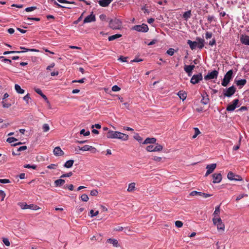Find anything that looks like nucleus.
Masks as SVG:
<instances>
[{
  "label": "nucleus",
  "mask_w": 249,
  "mask_h": 249,
  "mask_svg": "<svg viewBox=\"0 0 249 249\" xmlns=\"http://www.w3.org/2000/svg\"><path fill=\"white\" fill-rule=\"evenodd\" d=\"M2 241L6 246H9L10 245V243L7 238H3Z\"/></svg>",
  "instance_id": "obj_53"
},
{
  "label": "nucleus",
  "mask_w": 249,
  "mask_h": 249,
  "mask_svg": "<svg viewBox=\"0 0 249 249\" xmlns=\"http://www.w3.org/2000/svg\"><path fill=\"white\" fill-rule=\"evenodd\" d=\"M78 148L80 150H82L83 151H91L92 153H95L96 151V149L95 147L88 145H85L81 147H80V146H78Z\"/></svg>",
  "instance_id": "obj_12"
},
{
  "label": "nucleus",
  "mask_w": 249,
  "mask_h": 249,
  "mask_svg": "<svg viewBox=\"0 0 249 249\" xmlns=\"http://www.w3.org/2000/svg\"><path fill=\"white\" fill-rule=\"evenodd\" d=\"M198 196H202L204 198H207L208 197L212 196V195H210L209 194H206L205 193H202L201 192H199Z\"/></svg>",
  "instance_id": "obj_36"
},
{
  "label": "nucleus",
  "mask_w": 249,
  "mask_h": 249,
  "mask_svg": "<svg viewBox=\"0 0 249 249\" xmlns=\"http://www.w3.org/2000/svg\"><path fill=\"white\" fill-rule=\"evenodd\" d=\"M80 134H82L85 136H89L90 134V132L89 131H87V132H85V130L84 129H82L80 131Z\"/></svg>",
  "instance_id": "obj_43"
},
{
  "label": "nucleus",
  "mask_w": 249,
  "mask_h": 249,
  "mask_svg": "<svg viewBox=\"0 0 249 249\" xmlns=\"http://www.w3.org/2000/svg\"><path fill=\"white\" fill-rule=\"evenodd\" d=\"M23 100L26 101L27 104H29L30 100H31V98L30 96V94L29 93L27 94L24 97Z\"/></svg>",
  "instance_id": "obj_41"
},
{
  "label": "nucleus",
  "mask_w": 249,
  "mask_h": 249,
  "mask_svg": "<svg viewBox=\"0 0 249 249\" xmlns=\"http://www.w3.org/2000/svg\"><path fill=\"white\" fill-rule=\"evenodd\" d=\"M107 137L110 139H118L123 141H126L128 139V136L118 131L109 130L107 133Z\"/></svg>",
  "instance_id": "obj_1"
},
{
  "label": "nucleus",
  "mask_w": 249,
  "mask_h": 249,
  "mask_svg": "<svg viewBox=\"0 0 249 249\" xmlns=\"http://www.w3.org/2000/svg\"><path fill=\"white\" fill-rule=\"evenodd\" d=\"M107 242L110 244H111L113 245L114 247H118V242L117 240L113 238H109L107 240Z\"/></svg>",
  "instance_id": "obj_24"
},
{
  "label": "nucleus",
  "mask_w": 249,
  "mask_h": 249,
  "mask_svg": "<svg viewBox=\"0 0 249 249\" xmlns=\"http://www.w3.org/2000/svg\"><path fill=\"white\" fill-rule=\"evenodd\" d=\"M163 146L160 144H157L155 146H154V152H159L162 150Z\"/></svg>",
  "instance_id": "obj_35"
},
{
  "label": "nucleus",
  "mask_w": 249,
  "mask_h": 249,
  "mask_svg": "<svg viewBox=\"0 0 249 249\" xmlns=\"http://www.w3.org/2000/svg\"><path fill=\"white\" fill-rule=\"evenodd\" d=\"M122 36L121 34H115L111 36H109L108 38L109 41H112L117 38H118Z\"/></svg>",
  "instance_id": "obj_32"
},
{
  "label": "nucleus",
  "mask_w": 249,
  "mask_h": 249,
  "mask_svg": "<svg viewBox=\"0 0 249 249\" xmlns=\"http://www.w3.org/2000/svg\"><path fill=\"white\" fill-rule=\"evenodd\" d=\"M24 167L26 168H32L33 169H36V165H31L30 164H26L24 165Z\"/></svg>",
  "instance_id": "obj_50"
},
{
  "label": "nucleus",
  "mask_w": 249,
  "mask_h": 249,
  "mask_svg": "<svg viewBox=\"0 0 249 249\" xmlns=\"http://www.w3.org/2000/svg\"><path fill=\"white\" fill-rule=\"evenodd\" d=\"M19 205L22 209H30L36 210L39 209L38 206H37V205H35L34 204L28 205L26 203H20Z\"/></svg>",
  "instance_id": "obj_8"
},
{
  "label": "nucleus",
  "mask_w": 249,
  "mask_h": 249,
  "mask_svg": "<svg viewBox=\"0 0 249 249\" xmlns=\"http://www.w3.org/2000/svg\"><path fill=\"white\" fill-rule=\"evenodd\" d=\"M240 41L243 44L249 45V36L242 35L240 37Z\"/></svg>",
  "instance_id": "obj_18"
},
{
  "label": "nucleus",
  "mask_w": 249,
  "mask_h": 249,
  "mask_svg": "<svg viewBox=\"0 0 249 249\" xmlns=\"http://www.w3.org/2000/svg\"><path fill=\"white\" fill-rule=\"evenodd\" d=\"M17 141H18V140L14 137H9V138H7V139L6 140V141L10 143H12V142Z\"/></svg>",
  "instance_id": "obj_44"
},
{
  "label": "nucleus",
  "mask_w": 249,
  "mask_h": 249,
  "mask_svg": "<svg viewBox=\"0 0 249 249\" xmlns=\"http://www.w3.org/2000/svg\"><path fill=\"white\" fill-rule=\"evenodd\" d=\"M136 184L134 182H132L128 185V187L127 188V191L129 192H132L134 191L135 189Z\"/></svg>",
  "instance_id": "obj_30"
},
{
  "label": "nucleus",
  "mask_w": 249,
  "mask_h": 249,
  "mask_svg": "<svg viewBox=\"0 0 249 249\" xmlns=\"http://www.w3.org/2000/svg\"><path fill=\"white\" fill-rule=\"evenodd\" d=\"M42 129L44 132H48L50 130V127L48 124H44L42 126Z\"/></svg>",
  "instance_id": "obj_37"
},
{
  "label": "nucleus",
  "mask_w": 249,
  "mask_h": 249,
  "mask_svg": "<svg viewBox=\"0 0 249 249\" xmlns=\"http://www.w3.org/2000/svg\"><path fill=\"white\" fill-rule=\"evenodd\" d=\"M220 213V206H218L215 208V211L213 213L214 215V217H218L219 214Z\"/></svg>",
  "instance_id": "obj_34"
},
{
  "label": "nucleus",
  "mask_w": 249,
  "mask_h": 249,
  "mask_svg": "<svg viewBox=\"0 0 249 249\" xmlns=\"http://www.w3.org/2000/svg\"><path fill=\"white\" fill-rule=\"evenodd\" d=\"M53 154L56 156H61L64 154V152L61 150L60 147L57 146L53 149Z\"/></svg>",
  "instance_id": "obj_16"
},
{
  "label": "nucleus",
  "mask_w": 249,
  "mask_h": 249,
  "mask_svg": "<svg viewBox=\"0 0 249 249\" xmlns=\"http://www.w3.org/2000/svg\"><path fill=\"white\" fill-rule=\"evenodd\" d=\"M239 103V100L238 99H234L233 100L232 104H230L228 105L226 110L228 111H232L237 107V105Z\"/></svg>",
  "instance_id": "obj_9"
},
{
  "label": "nucleus",
  "mask_w": 249,
  "mask_h": 249,
  "mask_svg": "<svg viewBox=\"0 0 249 249\" xmlns=\"http://www.w3.org/2000/svg\"><path fill=\"white\" fill-rule=\"evenodd\" d=\"M21 49H23V50H24V51H13L14 53H24V52H28V51H30V52H39V50H36V49H26L24 47H20V48Z\"/></svg>",
  "instance_id": "obj_19"
},
{
  "label": "nucleus",
  "mask_w": 249,
  "mask_h": 249,
  "mask_svg": "<svg viewBox=\"0 0 249 249\" xmlns=\"http://www.w3.org/2000/svg\"><path fill=\"white\" fill-rule=\"evenodd\" d=\"M156 142V139L155 138H147L143 142V144H153Z\"/></svg>",
  "instance_id": "obj_20"
},
{
  "label": "nucleus",
  "mask_w": 249,
  "mask_h": 249,
  "mask_svg": "<svg viewBox=\"0 0 249 249\" xmlns=\"http://www.w3.org/2000/svg\"><path fill=\"white\" fill-rule=\"evenodd\" d=\"M5 193L4 192V191L2 190H0V196L1 197V201H3L4 200V198L5 197Z\"/></svg>",
  "instance_id": "obj_59"
},
{
  "label": "nucleus",
  "mask_w": 249,
  "mask_h": 249,
  "mask_svg": "<svg viewBox=\"0 0 249 249\" xmlns=\"http://www.w3.org/2000/svg\"><path fill=\"white\" fill-rule=\"evenodd\" d=\"M216 164L215 163H213L207 165L206 166V169L208 171H210L212 173L216 168Z\"/></svg>",
  "instance_id": "obj_23"
},
{
  "label": "nucleus",
  "mask_w": 249,
  "mask_h": 249,
  "mask_svg": "<svg viewBox=\"0 0 249 249\" xmlns=\"http://www.w3.org/2000/svg\"><path fill=\"white\" fill-rule=\"evenodd\" d=\"M36 9V7L35 6L29 7L26 8L25 9V11L27 12H29L33 11Z\"/></svg>",
  "instance_id": "obj_52"
},
{
  "label": "nucleus",
  "mask_w": 249,
  "mask_h": 249,
  "mask_svg": "<svg viewBox=\"0 0 249 249\" xmlns=\"http://www.w3.org/2000/svg\"><path fill=\"white\" fill-rule=\"evenodd\" d=\"M121 89V88H119L118 86L117 85H114L112 87V90L113 91H119V90H120Z\"/></svg>",
  "instance_id": "obj_56"
},
{
  "label": "nucleus",
  "mask_w": 249,
  "mask_h": 249,
  "mask_svg": "<svg viewBox=\"0 0 249 249\" xmlns=\"http://www.w3.org/2000/svg\"><path fill=\"white\" fill-rule=\"evenodd\" d=\"M201 96L202 99L201 100V103L203 105H207L210 102L208 95L206 92H204L201 94Z\"/></svg>",
  "instance_id": "obj_13"
},
{
  "label": "nucleus",
  "mask_w": 249,
  "mask_h": 249,
  "mask_svg": "<svg viewBox=\"0 0 249 249\" xmlns=\"http://www.w3.org/2000/svg\"><path fill=\"white\" fill-rule=\"evenodd\" d=\"M57 166V164H51L47 166V168L48 169H55Z\"/></svg>",
  "instance_id": "obj_62"
},
{
  "label": "nucleus",
  "mask_w": 249,
  "mask_h": 249,
  "mask_svg": "<svg viewBox=\"0 0 249 249\" xmlns=\"http://www.w3.org/2000/svg\"><path fill=\"white\" fill-rule=\"evenodd\" d=\"M227 178L231 180H234L235 174L232 172H229L227 175Z\"/></svg>",
  "instance_id": "obj_33"
},
{
  "label": "nucleus",
  "mask_w": 249,
  "mask_h": 249,
  "mask_svg": "<svg viewBox=\"0 0 249 249\" xmlns=\"http://www.w3.org/2000/svg\"><path fill=\"white\" fill-rule=\"evenodd\" d=\"M246 196H248V195H247V194H240L238 196H237V197L236 198V201H238L239 200H240L241 199H242V198H243L244 197H246Z\"/></svg>",
  "instance_id": "obj_46"
},
{
  "label": "nucleus",
  "mask_w": 249,
  "mask_h": 249,
  "mask_svg": "<svg viewBox=\"0 0 249 249\" xmlns=\"http://www.w3.org/2000/svg\"><path fill=\"white\" fill-rule=\"evenodd\" d=\"M218 74V72L214 70L211 72H209L207 75L204 76V79L206 80H211L214 78H217Z\"/></svg>",
  "instance_id": "obj_10"
},
{
  "label": "nucleus",
  "mask_w": 249,
  "mask_h": 249,
  "mask_svg": "<svg viewBox=\"0 0 249 249\" xmlns=\"http://www.w3.org/2000/svg\"><path fill=\"white\" fill-rule=\"evenodd\" d=\"M81 200L84 202H87L89 200V197L86 194H83L81 196Z\"/></svg>",
  "instance_id": "obj_40"
},
{
  "label": "nucleus",
  "mask_w": 249,
  "mask_h": 249,
  "mask_svg": "<svg viewBox=\"0 0 249 249\" xmlns=\"http://www.w3.org/2000/svg\"><path fill=\"white\" fill-rule=\"evenodd\" d=\"M195 67V66L194 65H185L184 67V70L186 73L192 72V71L194 70Z\"/></svg>",
  "instance_id": "obj_21"
},
{
  "label": "nucleus",
  "mask_w": 249,
  "mask_h": 249,
  "mask_svg": "<svg viewBox=\"0 0 249 249\" xmlns=\"http://www.w3.org/2000/svg\"><path fill=\"white\" fill-rule=\"evenodd\" d=\"M243 180L242 178L238 175H235V178H234V180L235 181H242Z\"/></svg>",
  "instance_id": "obj_58"
},
{
  "label": "nucleus",
  "mask_w": 249,
  "mask_h": 249,
  "mask_svg": "<svg viewBox=\"0 0 249 249\" xmlns=\"http://www.w3.org/2000/svg\"><path fill=\"white\" fill-rule=\"evenodd\" d=\"M203 79L202 74L201 73H199L197 74H194L191 78L190 82L193 84H196Z\"/></svg>",
  "instance_id": "obj_7"
},
{
  "label": "nucleus",
  "mask_w": 249,
  "mask_h": 249,
  "mask_svg": "<svg viewBox=\"0 0 249 249\" xmlns=\"http://www.w3.org/2000/svg\"><path fill=\"white\" fill-rule=\"evenodd\" d=\"M98 194V192L97 190H93L90 191V195L92 196H96Z\"/></svg>",
  "instance_id": "obj_60"
},
{
  "label": "nucleus",
  "mask_w": 249,
  "mask_h": 249,
  "mask_svg": "<svg viewBox=\"0 0 249 249\" xmlns=\"http://www.w3.org/2000/svg\"><path fill=\"white\" fill-rule=\"evenodd\" d=\"M213 183H219L222 180V175L220 173H214L213 175Z\"/></svg>",
  "instance_id": "obj_14"
},
{
  "label": "nucleus",
  "mask_w": 249,
  "mask_h": 249,
  "mask_svg": "<svg viewBox=\"0 0 249 249\" xmlns=\"http://www.w3.org/2000/svg\"><path fill=\"white\" fill-rule=\"evenodd\" d=\"M191 11L189 10L188 11H186L183 14V18H184L185 19L187 20L189 18H190L191 16Z\"/></svg>",
  "instance_id": "obj_31"
},
{
  "label": "nucleus",
  "mask_w": 249,
  "mask_h": 249,
  "mask_svg": "<svg viewBox=\"0 0 249 249\" xmlns=\"http://www.w3.org/2000/svg\"><path fill=\"white\" fill-rule=\"evenodd\" d=\"M96 20L95 16L93 15V12H92L91 14L87 16L85 18L84 20V23L91 22L92 21H95Z\"/></svg>",
  "instance_id": "obj_15"
},
{
  "label": "nucleus",
  "mask_w": 249,
  "mask_h": 249,
  "mask_svg": "<svg viewBox=\"0 0 249 249\" xmlns=\"http://www.w3.org/2000/svg\"><path fill=\"white\" fill-rule=\"evenodd\" d=\"M167 53L170 56H172L174 55L175 53V50L173 48H170L167 51Z\"/></svg>",
  "instance_id": "obj_45"
},
{
  "label": "nucleus",
  "mask_w": 249,
  "mask_h": 249,
  "mask_svg": "<svg viewBox=\"0 0 249 249\" xmlns=\"http://www.w3.org/2000/svg\"><path fill=\"white\" fill-rule=\"evenodd\" d=\"M65 182V180L63 179H57L54 181V184L56 187H60L63 185Z\"/></svg>",
  "instance_id": "obj_25"
},
{
  "label": "nucleus",
  "mask_w": 249,
  "mask_h": 249,
  "mask_svg": "<svg viewBox=\"0 0 249 249\" xmlns=\"http://www.w3.org/2000/svg\"><path fill=\"white\" fill-rule=\"evenodd\" d=\"M132 29L138 32H147L148 31L149 28L146 24H142L140 25H136L134 26Z\"/></svg>",
  "instance_id": "obj_6"
},
{
  "label": "nucleus",
  "mask_w": 249,
  "mask_h": 249,
  "mask_svg": "<svg viewBox=\"0 0 249 249\" xmlns=\"http://www.w3.org/2000/svg\"><path fill=\"white\" fill-rule=\"evenodd\" d=\"M27 149V146H22L19 147L17 150L16 152L14 151H13L12 154L13 155H19L20 153H19V151H23Z\"/></svg>",
  "instance_id": "obj_22"
},
{
  "label": "nucleus",
  "mask_w": 249,
  "mask_h": 249,
  "mask_svg": "<svg viewBox=\"0 0 249 249\" xmlns=\"http://www.w3.org/2000/svg\"><path fill=\"white\" fill-rule=\"evenodd\" d=\"M197 41H192L191 40H187V44L189 45L192 50H195L196 47L201 49L204 47L205 40L200 37H196Z\"/></svg>",
  "instance_id": "obj_2"
},
{
  "label": "nucleus",
  "mask_w": 249,
  "mask_h": 249,
  "mask_svg": "<svg viewBox=\"0 0 249 249\" xmlns=\"http://www.w3.org/2000/svg\"><path fill=\"white\" fill-rule=\"evenodd\" d=\"M54 4L57 7H59V8H68V9H70L71 8L70 7H68V6L61 5L59 4V3H58L57 2H56L55 1L54 2Z\"/></svg>",
  "instance_id": "obj_51"
},
{
  "label": "nucleus",
  "mask_w": 249,
  "mask_h": 249,
  "mask_svg": "<svg viewBox=\"0 0 249 249\" xmlns=\"http://www.w3.org/2000/svg\"><path fill=\"white\" fill-rule=\"evenodd\" d=\"M90 213L91 214V216L93 217V216H96L98 214L99 211H97L95 212H94V211L93 210H91L90 211Z\"/></svg>",
  "instance_id": "obj_55"
},
{
  "label": "nucleus",
  "mask_w": 249,
  "mask_h": 249,
  "mask_svg": "<svg viewBox=\"0 0 249 249\" xmlns=\"http://www.w3.org/2000/svg\"><path fill=\"white\" fill-rule=\"evenodd\" d=\"M0 58L1 59V61H3L4 62H7L9 64H11L12 63L11 60L7 58H5L4 56H0Z\"/></svg>",
  "instance_id": "obj_48"
},
{
  "label": "nucleus",
  "mask_w": 249,
  "mask_h": 249,
  "mask_svg": "<svg viewBox=\"0 0 249 249\" xmlns=\"http://www.w3.org/2000/svg\"><path fill=\"white\" fill-rule=\"evenodd\" d=\"M209 45L211 46L215 45L216 44V40L214 38H213L212 40L210 41Z\"/></svg>",
  "instance_id": "obj_64"
},
{
  "label": "nucleus",
  "mask_w": 249,
  "mask_h": 249,
  "mask_svg": "<svg viewBox=\"0 0 249 249\" xmlns=\"http://www.w3.org/2000/svg\"><path fill=\"white\" fill-rule=\"evenodd\" d=\"M74 163V160H70L67 161L64 164V167L67 168H70L72 167L73 164Z\"/></svg>",
  "instance_id": "obj_28"
},
{
  "label": "nucleus",
  "mask_w": 249,
  "mask_h": 249,
  "mask_svg": "<svg viewBox=\"0 0 249 249\" xmlns=\"http://www.w3.org/2000/svg\"><path fill=\"white\" fill-rule=\"evenodd\" d=\"M15 89L16 91L19 94H23L24 93V90L22 89L19 85L16 84L15 85Z\"/></svg>",
  "instance_id": "obj_26"
},
{
  "label": "nucleus",
  "mask_w": 249,
  "mask_h": 249,
  "mask_svg": "<svg viewBox=\"0 0 249 249\" xmlns=\"http://www.w3.org/2000/svg\"><path fill=\"white\" fill-rule=\"evenodd\" d=\"M213 221L215 225H216L218 230L224 231L225 225L220 217H213Z\"/></svg>",
  "instance_id": "obj_5"
},
{
  "label": "nucleus",
  "mask_w": 249,
  "mask_h": 249,
  "mask_svg": "<svg viewBox=\"0 0 249 249\" xmlns=\"http://www.w3.org/2000/svg\"><path fill=\"white\" fill-rule=\"evenodd\" d=\"M146 150L148 152H154V146L152 145H148L146 147Z\"/></svg>",
  "instance_id": "obj_42"
},
{
  "label": "nucleus",
  "mask_w": 249,
  "mask_h": 249,
  "mask_svg": "<svg viewBox=\"0 0 249 249\" xmlns=\"http://www.w3.org/2000/svg\"><path fill=\"white\" fill-rule=\"evenodd\" d=\"M194 130L195 133V134L192 137L193 139L196 138L197 137V136L200 133V132L198 128L195 127L194 128Z\"/></svg>",
  "instance_id": "obj_39"
},
{
  "label": "nucleus",
  "mask_w": 249,
  "mask_h": 249,
  "mask_svg": "<svg viewBox=\"0 0 249 249\" xmlns=\"http://www.w3.org/2000/svg\"><path fill=\"white\" fill-rule=\"evenodd\" d=\"M247 83V80L245 79L236 81V84L238 86H243Z\"/></svg>",
  "instance_id": "obj_29"
},
{
  "label": "nucleus",
  "mask_w": 249,
  "mask_h": 249,
  "mask_svg": "<svg viewBox=\"0 0 249 249\" xmlns=\"http://www.w3.org/2000/svg\"><path fill=\"white\" fill-rule=\"evenodd\" d=\"M113 0H100L98 1L99 5L104 7H107Z\"/></svg>",
  "instance_id": "obj_17"
},
{
  "label": "nucleus",
  "mask_w": 249,
  "mask_h": 249,
  "mask_svg": "<svg viewBox=\"0 0 249 249\" xmlns=\"http://www.w3.org/2000/svg\"><path fill=\"white\" fill-rule=\"evenodd\" d=\"M236 88L232 86L226 89V91L224 93V95L226 97H231L234 94Z\"/></svg>",
  "instance_id": "obj_11"
},
{
  "label": "nucleus",
  "mask_w": 249,
  "mask_h": 249,
  "mask_svg": "<svg viewBox=\"0 0 249 249\" xmlns=\"http://www.w3.org/2000/svg\"><path fill=\"white\" fill-rule=\"evenodd\" d=\"M178 96L179 97L180 99L183 101L187 97V94L185 92L182 91H179L178 93Z\"/></svg>",
  "instance_id": "obj_27"
},
{
  "label": "nucleus",
  "mask_w": 249,
  "mask_h": 249,
  "mask_svg": "<svg viewBox=\"0 0 249 249\" xmlns=\"http://www.w3.org/2000/svg\"><path fill=\"white\" fill-rule=\"evenodd\" d=\"M10 181L8 179H0V183H8Z\"/></svg>",
  "instance_id": "obj_61"
},
{
  "label": "nucleus",
  "mask_w": 249,
  "mask_h": 249,
  "mask_svg": "<svg viewBox=\"0 0 249 249\" xmlns=\"http://www.w3.org/2000/svg\"><path fill=\"white\" fill-rule=\"evenodd\" d=\"M72 175V173L70 172L66 174H63L60 176V178H63L65 177H70Z\"/></svg>",
  "instance_id": "obj_49"
},
{
  "label": "nucleus",
  "mask_w": 249,
  "mask_h": 249,
  "mask_svg": "<svg viewBox=\"0 0 249 249\" xmlns=\"http://www.w3.org/2000/svg\"><path fill=\"white\" fill-rule=\"evenodd\" d=\"M152 160L156 161H160L162 160V158L161 157H158V156H154L153 158H152Z\"/></svg>",
  "instance_id": "obj_57"
},
{
  "label": "nucleus",
  "mask_w": 249,
  "mask_h": 249,
  "mask_svg": "<svg viewBox=\"0 0 249 249\" xmlns=\"http://www.w3.org/2000/svg\"><path fill=\"white\" fill-rule=\"evenodd\" d=\"M109 26L113 30L120 29L122 26V22L120 19L114 18L109 21Z\"/></svg>",
  "instance_id": "obj_3"
},
{
  "label": "nucleus",
  "mask_w": 249,
  "mask_h": 249,
  "mask_svg": "<svg viewBox=\"0 0 249 249\" xmlns=\"http://www.w3.org/2000/svg\"><path fill=\"white\" fill-rule=\"evenodd\" d=\"M213 36V33L211 32H206L205 34V37L207 39L211 38Z\"/></svg>",
  "instance_id": "obj_54"
},
{
  "label": "nucleus",
  "mask_w": 249,
  "mask_h": 249,
  "mask_svg": "<svg viewBox=\"0 0 249 249\" xmlns=\"http://www.w3.org/2000/svg\"><path fill=\"white\" fill-rule=\"evenodd\" d=\"M134 139L138 141L140 143H142V138L138 134H137L134 137Z\"/></svg>",
  "instance_id": "obj_38"
},
{
  "label": "nucleus",
  "mask_w": 249,
  "mask_h": 249,
  "mask_svg": "<svg viewBox=\"0 0 249 249\" xmlns=\"http://www.w3.org/2000/svg\"><path fill=\"white\" fill-rule=\"evenodd\" d=\"M233 71L232 70L229 71L224 75V78L222 81V85L224 87H226L230 80L232 78Z\"/></svg>",
  "instance_id": "obj_4"
},
{
  "label": "nucleus",
  "mask_w": 249,
  "mask_h": 249,
  "mask_svg": "<svg viewBox=\"0 0 249 249\" xmlns=\"http://www.w3.org/2000/svg\"><path fill=\"white\" fill-rule=\"evenodd\" d=\"M175 225L178 228H181L183 226V223L180 221H176L175 222Z\"/></svg>",
  "instance_id": "obj_47"
},
{
  "label": "nucleus",
  "mask_w": 249,
  "mask_h": 249,
  "mask_svg": "<svg viewBox=\"0 0 249 249\" xmlns=\"http://www.w3.org/2000/svg\"><path fill=\"white\" fill-rule=\"evenodd\" d=\"M34 90H35L37 94H38L40 95H41L43 93L42 91H41V90L40 89L35 88Z\"/></svg>",
  "instance_id": "obj_63"
}]
</instances>
